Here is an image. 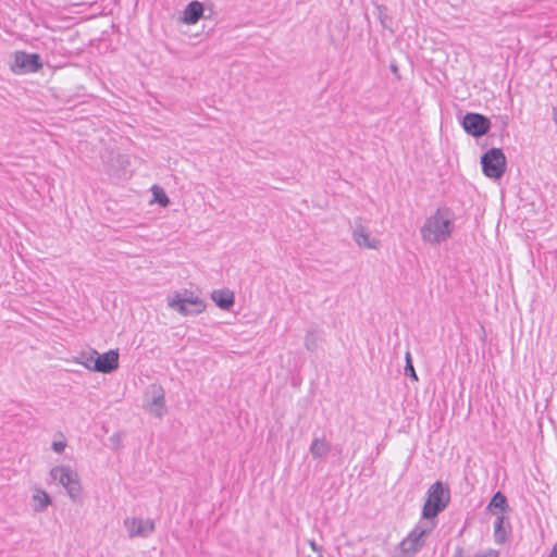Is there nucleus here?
<instances>
[{"mask_svg": "<svg viewBox=\"0 0 557 557\" xmlns=\"http://www.w3.org/2000/svg\"><path fill=\"white\" fill-rule=\"evenodd\" d=\"M456 214L446 207H438L432 214L425 218L420 227V237L429 245H441L447 242L455 232Z\"/></svg>", "mask_w": 557, "mask_h": 557, "instance_id": "f257e3e1", "label": "nucleus"}, {"mask_svg": "<svg viewBox=\"0 0 557 557\" xmlns=\"http://www.w3.org/2000/svg\"><path fill=\"white\" fill-rule=\"evenodd\" d=\"M435 525V521L420 520L398 544L395 557H413L424 546L426 536Z\"/></svg>", "mask_w": 557, "mask_h": 557, "instance_id": "f03ea898", "label": "nucleus"}, {"mask_svg": "<svg viewBox=\"0 0 557 557\" xmlns=\"http://www.w3.org/2000/svg\"><path fill=\"white\" fill-rule=\"evenodd\" d=\"M50 478L53 482L63 486L66 494L73 502L82 497V484L77 471L70 465H59L50 470Z\"/></svg>", "mask_w": 557, "mask_h": 557, "instance_id": "7ed1b4c3", "label": "nucleus"}, {"mask_svg": "<svg viewBox=\"0 0 557 557\" xmlns=\"http://www.w3.org/2000/svg\"><path fill=\"white\" fill-rule=\"evenodd\" d=\"M426 494L421 520L434 521L433 519L447 507L450 499L449 491L437 481L429 487Z\"/></svg>", "mask_w": 557, "mask_h": 557, "instance_id": "20e7f679", "label": "nucleus"}, {"mask_svg": "<svg viewBox=\"0 0 557 557\" xmlns=\"http://www.w3.org/2000/svg\"><path fill=\"white\" fill-rule=\"evenodd\" d=\"M168 306L182 315L200 314L206 309L205 301L199 296H196L193 292L187 289L184 292H177L168 297Z\"/></svg>", "mask_w": 557, "mask_h": 557, "instance_id": "39448f33", "label": "nucleus"}, {"mask_svg": "<svg viewBox=\"0 0 557 557\" xmlns=\"http://www.w3.org/2000/svg\"><path fill=\"white\" fill-rule=\"evenodd\" d=\"M351 237L360 248L376 250L381 246V240L371 235L369 228L363 224L362 219L359 216L354 221Z\"/></svg>", "mask_w": 557, "mask_h": 557, "instance_id": "423d86ee", "label": "nucleus"}, {"mask_svg": "<svg viewBox=\"0 0 557 557\" xmlns=\"http://www.w3.org/2000/svg\"><path fill=\"white\" fill-rule=\"evenodd\" d=\"M123 525L128 537H148L156 529L154 521L150 518L127 517L123 521Z\"/></svg>", "mask_w": 557, "mask_h": 557, "instance_id": "0eeeda50", "label": "nucleus"}, {"mask_svg": "<svg viewBox=\"0 0 557 557\" xmlns=\"http://www.w3.org/2000/svg\"><path fill=\"white\" fill-rule=\"evenodd\" d=\"M481 163L484 174H504L506 171V157L498 148L486 151L481 158Z\"/></svg>", "mask_w": 557, "mask_h": 557, "instance_id": "6e6552de", "label": "nucleus"}, {"mask_svg": "<svg viewBox=\"0 0 557 557\" xmlns=\"http://www.w3.org/2000/svg\"><path fill=\"white\" fill-rule=\"evenodd\" d=\"M147 397H149V401L146 404L145 408L154 417L161 418L166 412L165 407V393L162 386L152 384L147 389Z\"/></svg>", "mask_w": 557, "mask_h": 557, "instance_id": "1a4fd4ad", "label": "nucleus"}, {"mask_svg": "<svg viewBox=\"0 0 557 557\" xmlns=\"http://www.w3.org/2000/svg\"><path fill=\"white\" fill-rule=\"evenodd\" d=\"M463 129L473 137H482L491 127L490 120L480 113H467L462 120Z\"/></svg>", "mask_w": 557, "mask_h": 557, "instance_id": "9d476101", "label": "nucleus"}, {"mask_svg": "<svg viewBox=\"0 0 557 557\" xmlns=\"http://www.w3.org/2000/svg\"><path fill=\"white\" fill-rule=\"evenodd\" d=\"M94 372L111 373L119 368L117 350H109L104 354L97 352L96 362L92 364Z\"/></svg>", "mask_w": 557, "mask_h": 557, "instance_id": "9b49d317", "label": "nucleus"}, {"mask_svg": "<svg viewBox=\"0 0 557 557\" xmlns=\"http://www.w3.org/2000/svg\"><path fill=\"white\" fill-rule=\"evenodd\" d=\"M11 70L18 75L35 72V54H28L23 51L15 52Z\"/></svg>", "mask_w": 557, "mask_h": 557, "instance_id": "f8f14e48", "label": "nucleus"}, {"mask_svg": "<svg viewBox=\"0 0 557 557\" xmlns=\"http://www.w3.org/2000/svg\"><path fill=\"white\" fill-rule=\"evenodd\" d=\"M202 14L203 4L195 0L186 5L183 12L182 21L187 25H194L201 18Z\"/></svg>", "mask_w": 557, "mask_h": 557, "instance_id": "ddd939ff", "label": "nucleus"}, {"mask_svg": "<svg viewBox=\"0 0 557 557\" xmlns=\"http://www.w3.org/2000/svg\"><path fill=\"white\" fill-rule=\"evenodd\" d=\"M211 298L222 310H228L235 302L234 293L227 288L213 290Z\"/></svg>", "mask_w": 557, "mask_h": 557, "instance_id": "4468645a", "label": "nucleus"}, {"mask_svg": "<svg viewBox=\"0 0 557 557\" xmlns=\"http://www.w3.org/2000/svg\"><path fill=\"white\" fill-rule=\"evenodd\" d=\"M309 450L313 459L323 458L330 453L331 443L323 437H315L313 438Z\"/></svg>", "mask_w": 557, "mask_h": 557, "instance_id": "2eb2a0df", "label": "nucleus"}, {"mask_svg": "<svg viewBox=\"0 0 557 557\" xmlns=\"http://www.w3.org/2000/svg\"><path fill=\"white\" fill-rule=\"evenodd\" d=\"M97 352L95 349L81 351L74 358V362L85 367L87 370L94 371L92 364L96 362Z\"/></svg>", "mask_w": 557, "mask_h": 557, "instance_id": "dca6fc26", "label": "nucleus"}, {"mask_svg": "<svg viewBox=\"0 0 557 557\" xmlns=\"http://www.w3.org/2000/svg\"><path fill=\"white\" fill-rule=\"evenodd\" d=\"M505 517L504 515L497 516L494 522V540L496 544H504L507 540V530L504 527Z\"/></svg>", "mask_w": 557, "mask_h": 557, "instance_id": "f3484780", "label": "nucleus"}, {"mask_svg": "<svg viewBox=\"0 0 557 557\" xmlns=\"http://www.w3.org/2000/svg\"><path fill=\"white\" fill-rule=\"evenodd\" d=\"M494 509H498L500 512L508 509L507 498L502 492L495 493L487 505V510L493 511Z\"/></svg>", "mask_w": 557, "mask_h": 557, "instance_id": "a211bd4d", "label": "nucleus"}, {"mask_svg": "<svg viewBox=\"0 0 557 557\" xmlns=\"http://www.w3.org/2000/svg\"><path fill=\"white\" fill-rule=\"evenodd\" d=\"M151 191H152L151 202H156L163 208L169 205L170 200H169V197L166 196V194L164 193L163 188H161L160 186L153 185L151 187Z\"/></svg>", "mask_w": 557, "mask_h": 557, "instance_id": "6ab92c4d", "label": "nucleus"}, {"mask_svg": "<svg viewBox=\"0 0 557 557\" xmlns=\"http://www.w3.org/2000/svg\"><path fill=\"white\" fill-rule=\"evenodd\" d=\"M67 446V441L62 433H58L54 435V438L51 443V449L57 454H62Z\"/></svg>", "mask_w": 557, "mask_h": 557, "instance_id": "aec40b11", "label": "nucleus"}, {"mask_svg": "<svg viewBox=\"0 0 557 557\" xmlns=\"http://www.w3.org/2000/svg\"><path fill=\"white\" fill-rule=\"evenodd\" d=\"M405 359H406L405 374L408 375L409 377H411L412 380L418 381V375L413 368L411 355L409 351L406 352Z\"/></svg>", "mask_w": 557, "mask_h": 557, "instance_id": "412c9836", "label": "nucleus"}, {"mask_svg": "<svg viewBox=\"0 0 557 557\" xmlns=\"http://www.w3.org/2000/svg\"><path fill=\"white\" fill-rule=\"evenodd\" d=\"M50 504V497L45 491L37 490V510Z\"/></svg>", "mask_w": 557, "mask_h": 557, "instance_id": "4be33fe9", "label": "nucleus"}, {"mask_svg": "<svg viewBox=\"0 0 557 557\" xmlns=\"http://www.w3.org/2000/svg\"><path fill=\"white\" fill-rule=\"evenodd\" d=\"M305 346L308 350L313 351L317 348V337L314 333H308L305 337Z\"/></svg>", "mask_w": 557, "mask_h": 557, "instance_id": "5701e85b", "label": "nucleus"}, {"mask_svg": "<svg viewBox=\"0 0 557 557\" xmlns=\"http://www.w3.org/2000/svg\"><path fill=\"white\" fill-rule=\"evenodd\" d=\"M497 556H498L497 552L493 550V549H490V550H487L484 554H475L473 556L465 555L462 553V550H459V552L456 553V557H497Z\"/></svg>", "mask_w": 557, "mask_h": 557, "instance_id": "b1692460", "label": "nucleus"}, {"mask_svg": "<svg viewBox=\"0 0 557 557\" xmlns=\"http://www.w3.org/2000/svg\"><path fill=\"white\" fill-rule=\"evenodd\" d=\"M548 557H557V543L555 544V546L549 552Z\"/></svg>", "mask_w": 557, "mask_h": 557, "instance_id": "393cba45", "label": "nucleus"}, {"mask_svg": "<svg viewBox=\"0 0 557 557\" xmlns=\"http://www.w3.org/2000/svg\"><path fill=\"white\" fill-rule=\"evenodd\" d=\"M37 70L41 66V63L39 62V57L37 55V63H36Z\"/></svg>", "mask_w": 557, "mask_h": 557, "instance_id": "a878e982", "label": "nucleus"}, {"mask_svg": "<svg viewBox=\"0 0 557 557\" xmlns=\"http://www.w3.org/2000/svg\"><path fill=\"white\" fill-rule=\"evenodd\" d=\"M495 180H499L502 176L495 175L493 176Z\"/></svg>", "mask_w": 557, "mask_h": 557, "instance_id": "bb28decb", "label": "nucleus"}, {"mask_svg": "<svg viewBox=\"0 0 557 557\" xmlns=\"http://www.w3.org/2000/svg\"><path fill=\"white\" fill-rule=\"evenodd\" d=\"M311 547H312L313 549H315V544H314V543H311Z\"/></svg>", "mask_w": 557, "mask_h": 557, "instance_id": "cd10ccee", "label": "nucleus"}, {"mask_svg": "<svg viewBox=\"0 0 557 557\" xmlns=\"http://www.w3.org/2000/svg\"><path fill=\"white\" fill-rule=\"evenodd\" d=\"M556 124H557V117H556Z\"/></svg>", "mask_w": 557, "mask_h": 557, "instance_id": "c85d7f7f", "label": "nucleus"}, {"mask_svg": "<svg viewBox=\"0 0 557 557\" xmlns=\"http://www.w3.org/2000/svg\"><path fill=\"white\" fill-rule=\"evenodd\" d=\"M320 557H322V556H320Z\"/></svg>", "mask_w": 557, "mask_h": 557, "instance_id": "c756f323", "label": "nucleus"}]
</instances>
